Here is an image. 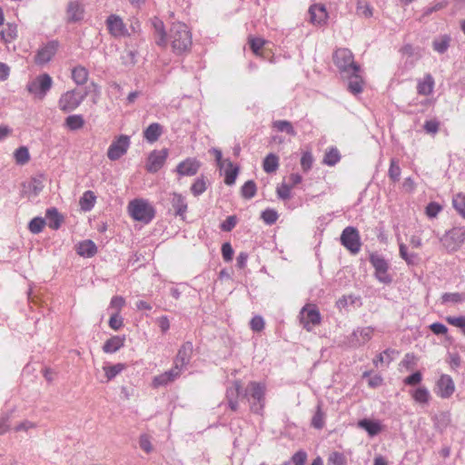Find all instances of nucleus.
<instances>
[{
  "label": "nucleus",
  "mask_w": 465,
  "mask_h": 465,
  "mask_svg": "<svg viewBox=\"0 0 465 465\" xmlns=\"http://www.w3.org/2000/svg\"><path fill=\"white\" fill-rule=\"evenodd\" d=\"M156 44L163 47L170 45L172 51L180 55L190 51L193 45L192 33L182 22L173 23L168 33H165L161 24L157 28Z\"/></svg>",
  "instance_id": "f257e3e1"
},
{
  "label": "nucleus",
  "mask_w": 465,
  "mask_h": 465,
  "mask_svg": "<svg viewBox=\"0 0 465 465\" xmlns=\"http://www.w3.org/2000/svg\"><path fill=\"white\" fill-rule=\"evenodd\" d=\"M130 216L144 223H150L155 214L154 208L144 199H134L128 203Z\"/></svg>",
  "instance_id": "f03ea898"
},
{
  "label": "nucleus",
  "mask_w": 465,
  "mask_h": 465,
  "mask_svg": "<svg viewBox=\"0 0 465 465\" xmlns=\"http://www.w3.org/2000/svg\"><path fill=\"white\" fill-rule=\"evenodd\" d=\"M333 62L342 72L360 71V66L354 63L353 54L348 48L337 49L333 54Z\"/></svg>",
  "instance_id": "7ed1b4c3"
},
{
  "label": "nucleus",
  "mask_w": 465,
  "mask_h": 465,
  "mask_svg": "<svg viewBox=\"0 0 465 465\" xmlns=\"http://www.w3.org/2000/svg\"><path fill=\"white\" fill-rule=\"evenodd\" d=\"M86 94L76 89L64 93L58 101L59 109L63 112H71L76 109L84 100Z\"/></svg>",
  "instance_id": "20e7f679"
},
{
  "label": "nucleus",
  "mask_w": 465,
  "mask_h": 465,
  "mask_svg": "<svg viewBox=\"0 0 465 465\" xmlns=\"http://www.w3.org/2000/svg\"><path fill=\"white\" fill-rule=\"evenodd\" d=\"M341 244L352 254H357L361 247L359 231L352 226L346 227L341 234Z\"/></svg>",
  "instance_id": "39448f33"
},
{
  "label": "nucleus",
  "mask_w": 465,
  "mask_h": 465,
  "mask_svg": "<svg viewBox=\"0 0 465 465\" xmlns=\"http://www.w3.org/2000/svg\"><path fill=\"white\" fill-rule=\"evenodd\" d=\"M456 385L449 374H440L435 382L434 392L442 400L450 399L455 392Z\"/></svg>",
  "instance_id": "423d86ee"
},
{
  "label": "nucleus",
  "mask_w": 465,
  "mask_h": 465,
  "mask_svg": "<svg viewBox=\"0 0 465 465\" xmlns=\"http://www.w3.org/2000/svg\"><path fill=\"white\" fill-rule=\"evenodd\" d=\"M321 322V314L314 304H306L301 311V323L307 331H311Z\"/></svg>",
  "instance_id": "0eeeda50"
},
{
  "label": "nucleus",
  "mask_w": 465,
  "mask_h": 465,
  "mask_svg": "<svg viewBox=\"0 0 465 465\" xmlns=\"http://www.w3.org/2000/svg\"><path fill=\"white\" fill-rule=\"evenodd\" d=\"M129 146V136L122 134L118 136L115 140H114L113 143L110 144L107 150V157L112 161L118 160L124 154L126 153Z\"/></svg>",
  "instance_id": "6e6552de"
},
{
  "label": "nucleus",
  "mask_w": 465,
  "mask_h": 465,
  "mask_svg": "<svg viewBox=\"0 0 465 465\" xmlns=\"http://www.w3.org/2000/svg\"><path fill=\"white\" fill-rule=\"evenodd\" d=\"M52 83L51 76L47 74H44L28 84L27 89L29 93L35 94L39 99H43L47 91L51 88Z\"/></svg>",
  "instance_id": "1a4fd4ad"
},
{
  "label": "nucleus",
  "mask_w": 465,
  "mask_h": 465,
  "mask_svg": "<svg viewBox=\"0 0 465 465\" xmlns=\"http://www.w3.org/2000/svg\"><path fill=\"white\" fill-rule=\"evenodd\" d=\"M265 390V385L257 381H251L246 388V393L244 397L250 395L259 404V407L252 405L251 409L254 412H259L264 406Z\"/></svg>",
  "instance_id": "9d476101"
},
{
  "label": "nucleus",
  "mask_w": 465,
  "mask_h": 465,
  "mask_svg": "<svg viewBox=\"0 0 465 465\" xmlns=\"http://www.w3.org/2000/svg\"><path fill=\"white\" fill-rule=\"evenodd\" d=\"M465 241V229L454 227L442 238L443 244L450 251H456Z\"/></svg>",
  "instance_id": "9b49d317"
},
{
  "label": "nucleus",
  "mask_w": 465,
  "mask_h": 465,
  "mask_svg": "<svg viewBox=\"0 0 465 465\" xmlns=\"http://www.w3.org/2000/svg\"><path fill=\"white\" fill-rule=\"evenodd\" d=\"M370 261L375 269V275L377 279L384 283L391 282V278L388 273L389 266L387 262L379 255H371Z\"/></svg>",
  "instance_id": "f8f14e48"
},
{
  "label": "nucleus",
  "mask_w": 465,
  "mask_h": 465,
  "mask_svg": "<svg viewBox=\"0 0 465 465\" xmlns=\"http://www.w3.org/2000/svg\"><path fill=\"white\" fill-rule=\"evenodd\" d=\"M201 165V162L196 158L188 157L177 164L175 172L180 176H193L198 173Z\"/></svg>",
  "instance_id": "ddd939ff"
},
{
  "label": "nucleus",
  "mask_w": 465,
  "mask_h": 465,
  "mask_svg": "<svg viewBox=\"0 0 465 465\" xmlns=\"http://www.w3.org/2000/svg\"><path fill=\"white\" fill-rule=\"evenodd\" d=\"M168 156L167 149H163L161 151H153L148 156L146 170L149 173H156L158 172L164 164L166 158Z\"/></svg>",
  "instance_id": "4468645a"
},
{
  "label": "nucleus",
  "mask_w": 465,
  "mask_h": 465,
  "mask_svg": "<svg viewBox=\"0 0 465 465\" xmlns=\"http://www.w3.org/2000/svg\"><path fill=\"white\" fill-rule=\"evenodd\" d=\"M181 368L176 364L171 370L155 376L152 381V386L157 389L162 386H166L174 381L181 375Z\"/></svg>",
  "instance_id": "2eb2a0df"
},
{
  "label": "nucleus",
  "mask_w": 465,
  "mask_h": 465,
  "mask_svg": "<svg viewBox=\"0 0 465 465\" xmlns=\"http://www.w3.org/2000/svg\"><path fill=\"white\" fill-rule=\"evenodd\" d=\"M56 50L57 44L55 42L48 43L37 51L35 56V62L38 64H44L48 63L55 54Z\"/></svg>",
  "instance_id": "dca6fc26"
},
{
  "label": "nucleus",
  "mask_w": 465,
  "mask_h": 465,
  "mask_svg": "<svg viewBox=\"0 0 465 465\" xmlns=\"http://www.w3.org/2000/svg\"><path fill=\"white\" fill-rule=\"evenodd\" d=\"M107 28L114 36H124L127 33L123 20L115 15H111L106 20Z\"/></svg>",
  "instance_id": "f3484780"
},
{
  "label": "nucleus",
  "mask_w": 465,
  "mask_h": 465,
  "mask_svg": "<svg viewBox=\"0 0 465 465\" xmlns=\"http://www.w3.org/2000/svg\"><path fill=\"white\" fill-rule=\"evenodd\" d=\"M310 21L313 25H321L325 24L328 18V13L323 5L315 4L309 9Z\"/></svg>",
  "instance_id": "a211bd4d"
},
{
  "label": "nucleus",
  "mask_w": 465,
  "mask_h": 465,
  "mask_svg": "<svg viewBox=\"0 0 465 465\" xmlns=\"http://www.w3.org/2000/svg\"><path fill=\"white\" fill-rule=\"evenodd\" d=\"M241 381H235L232 383V386L227 389L226 398L228 401L229 407L232 411H236L238 410V398L241 394Z\"/></svg>",
  "instance_id": "6ab92c4d"
},
{
  "label": "nucleus",
  "mask_w": 465,
  "mask_h": 465,
  "mask_svg": "<svg viewBox=\"0 0 465 465\" xmlns=\"http://www.w3.org/2000/svg\"><path fill=\"white\" fill-rule=\"evenodd\" d=\"M125 341V335L112 336L104 342L103 351L105 353H114L124 346Z\"/></svg>",
  "instance_id": "aec40b11"
},
{
  "label": "nucleus",
  "mask_w": 465,
  "mask_h": 465,
  "mask_svg": "<svg viewBox=\"0 0 465 465\" xmlns=\"http://www.w3.org/2000/svg\"><path fill=\"white\" fill-rule=\"evenodd\" d=\"M351 74L349 75V84L348 89L353 94H357L362 92L364 81L360 74V71L352 70L349 72Z\"/></svg>",
  "instance_id": "412c9836"
},
{
  "label": "nucleus",
  "mask_w": 465,
  "mask_h": 465,
  "mask_svg": "<svg viewBox=\"0 0 465 465\" xmlns=\"http://www.w3.org/2000/svg\"><path fill=\"white\" fill-rule=\"evenodd\" d=\"M435 85L434 78L431 74H427L424 77L418 81L417 92L420 95H430L432 94Z\"/></svg>",
  "instance_id": "4be33fe9"
},
{
  "label": "nucleus",
  "mask_w": 465,
  "mask_h": 465,
  "mask_svg": "<svg viewBox=\"0 0 465 465\" xmlns=\"http://www.w3.org/2000/svg\"><path fill=\"white\" fill-rule=\"evenodd\" d=\"M358 427L365 430L371 437L379 434L382 430L380 421L368 419L359 420Z\"/></svg>",
  "instance_id": "5701e85b"
},
{
  "label": "nucleus",
  "mask_w": 465,
  "mask_h": 465,
  "mask_svg": "<svg viewBox=\"0 0 465 465\" xmlns=\"http://www.w3.org/2000/svg\"><path fill=\"white\" fill-rule=\"evenodd\" d=\"M171 202L175 210V214L183 218L188 208L185 198L181 193H173Z\"/></svg>",
  "instance_id": "b1692460"
},
{
  "label": "nucleus",
  "mask_w": 465,
  "mask_h": 465,
  "mask_svg": "<svg viewBox=\"0 0 465 465\" xmlns=\"http://www.w3.org/2000/svg\"><path fill=\"white\" fill-rule=\"evenodd\" d=\"M413 401L419 404L426 405L430 400V391L425 386H420L410 391Z\"/></svg>",
  "instance_id": "393cba45"
},
{
  "label": "nucleus",
  "mask_w": 465,
  "mask_h": 465,
  "mask_svg": "<svg viewBox=\"0 0 465 465\" xmlns=\"http://www.w3.org/2000/svg\"><path fill=\"white\" fill-rule=\"evenodd\" d=\"M76 252L80 256L89 258L93 257L96 253L97 248L93 241L85 240L77 244Z\"/></svg>",
  "instance_id": "a878e982"
},
{
  "label": "nucleus",
  "mask_w": 465,
  "mask_h": 465,
  "mask_svg": "<svg viewBox=\"0 0 465 465\" xmlns=\"http://www.w3.org/2000/svg\"><path fill=\"white\" fill-rule=\"evenodd\" d=\"M73 81L78 84L83 85L88 81L89 72L83 65H76L71 71Z\"/></svg>",
  "instance_id": "bb28decb"
},
{
  "label": "nucleus",
  "mask_w": 465,
  "mask_h": 465,
  "mask_svg": "<svg viewBox=\"0 0 465 465\" xmlns=\"http://www.w3.org/2000/svg\"><path fill=\"white\" fill-rule=\"evenodd\" d=\"M163 133V127L158 123L151 124L143 132V137L149 143L156 142Z\"/></svg>",
  "instance_id": "cd10ccee"
},
{
  "label": "nucleus",
  "mask_w": 465,
  "mask_h": 465,
  "mask_svg": "<svg viewBox=\"0 0 465 465\" xmlns=\"http://www.w3.org/2000/svg\"><path fill=\"white\" fill-rule=\"evenodd\" d=\"M223 168L224 183L227 185H232L235 183L236 177L238 175V167L234 166L231 161L226 160V166H223Z\"/></svg>",
  "instance_id": "c85d7f7f"
},
{
  "label": "nucleus",
  "mask_w": 465,
  "mask_h": 465,
  "mask_svg": "<svg viewBox=\"0 0 465 465\" xmlns=\"http://www.w3.org/2000/svg\"><path fill=\"white\" fill-rule=\"evenodd\" d=\"M64 125L71 131H76L84 127V119L81 114H73L65 118Z\"/></svg>",
  "instance_id": "c756f323"
},
{
  "label": "nucleus",
  "mask_w": 465,
  "mask_h": 465,
  "mask_svg": "<svg viewBox=\"0 0 465 465\" xmlns=\"http://www.w3.org/2000/svg\"><path fill=\"white\" fill-rule=\"evenodd\" d=\"M262 167L267 173L276 172L279 168V157L274 153H269L263 160Z\"/></svg>",
  "instance_id": "7c9ffc66"
},
{
  "label": "nucleus",
  "mask_w": 465,
  "mask_h": 465,
  "mask_svg": "<svg viewBox=\"0 0 465 465\" xmlns=\"http://www.w3.org/2000/svg\"><path fill=\"white\" fill-rule=\"evenodd\" d=\"M84 9L76 2H72L67 7V18L70 21H79L83 18Z\"/></svg>",
  "instance_id": "2f4dec72"
},
{
  "label": "nucleus",
  "mask_w": 465,
  "mask_h": 465,
  "mask_svg": "<svg viewBox=\"0 0 465 465\" xmlns=\"http://www.w3.org/2000/svg\"><path fill=\"white\" fill-rule=\"evenodd\" d=\"M208 181L206 177L201 175L198 177L191 185V193L194 196H199L203 194L207 190Z\"/></svg>",
  "instance_id": "473e14b6"
},
{
  "label": "nucleus",
  "mask_w": 465,
  "mask_h": 465,
  "mask_svg": "<svg viewBox=\"0 0 465 465\" xmlns=\"http://www.w3.org/2000/svg\"><path fill=\"white\" fill-rule=\"evenodd\" d=\"M374 333V329L372 327L367 326L359 328L353 331L352 335L361 343H365L369 341Z\"/></svg>",
  "instance_id": "72a5a7b5"
},
{
  "label": "nucleus",
  "mask_w": 465,
  "mask_h": 465,
  "mask_svg": "<svg viewBox=\"0 0 465 465\" xmlns=\"http://www.w3.org/2000/svg\"><path fill=\"white\" fill-rule=\"evenodd\" d=\"M126 365L124 363H116L114 365L104 366L103 370L104 371V376L106 378V381H110L118 374H120L124 370H125Z\"/></svg>",
  "instance_id": "f704fd0d"
},
{
  "label": "nucleus",
  "mask_w": 465,
  "mask_h": 465,
  "mask_svg": "<svg viewBox=\"0 0 465 465\" xmlns=\"http://www.w3.org/2000/svg\"><path fill=\"white\" fill-rule=\"evenodd\" d=\"M272 127L278 132L286 133L291 136H295L296 132L291 122L286 120H278L272 123Z\"/></svg>",
  "instance_id": "c9c22d12"
},
{
  "label": "nucleus",
  "mask_w": 465,
  "mask_h": 465,
  "mask_svg": "<svg viewBox=\"0 0 465 465\" xmlns=\"http://www.w3.org/2000/svg\"><path fill=\"white\" fill-rule=\"evenodd\" d=\"M96 197L92 191H86L80 199V206L83 211H90L94 203Z\"/></svg>",
  "instance_id": "e433bc0d"
},
{
  "label": "nucleus",
  "mask_w": 465,
  "mask_h": 465,
  "mask_svg": "<svg viewBox=\"0 0 465 465\" xmlns=\"http://www.w3.org/2000/svg\"><path fill=\"white\" fill-rule=\"evenodd\" d=\"M394 352L393 350H385L373 360V364L376 367L389 365L393 359Z\"/></svg>",
  "instance_id": "4c0bfd02"
},
{
  "label": "nucleus",
  "mask_w": 465,
  "mask_h": 465,
  "mask_svg": "<svg viewBox=\"0 0 465 465\" xmlns=\"http://www.w3.org/2000/svg\"><path fill=\"white\" fill-rule=\"evenodd\" d=\"M400 255L401 257L411 265L418 263L420 257L415 252H408V248L404 243L400 244Z\"/></svg>",
  "instance_id": "58836bf2"
},
{
  "label": "nucleus",
  "mask_w": 465,
  "mask_h": 465,
  "mask_svg": "<svg viewBox=\"0 0 465 465\" xmlns=\"http://www.w3.org/2000/svg\"><path fill=\"white\" fill-rule=\"evenodd\" d=\"M452 205L460 215L465 218V193H459L452 198Z\"/></svg>",
  "instance_id": "ea45409f"
},
{
  "label": "nucleus",
  "mask_w": 465,
  "mask_h": 465,
  "mask_svg": "<svg viewBox=\"0 0 465 465\" xmlns=\"http://www.w3.org/2000/svg\"><path fill=\"white\" fill-rule=\"evenodd\" d=\"M15 163L20 165H24L30 161V153L25 146L17 148L14 153Z\"/></svg>",
  "instance_id": "a19ab883"
},
{
  "label": "nucleus",
  "mask_w": 465,
  "mask_h": 465,
  "mask_svg": "<svg viewBox=\"0 0 465 465\" xmlns=\"http://www.w3.org/2000/svg\"><path fill=\"white\" fill-rule=\"evenodd\" d=\"M450 37L449 35H442L435 39L432 43L433 49L438 53H444L449 48Z\"/></svg>",
  "instance_id": "79ce46f5"
},
{
  "label": "nucleus",
  "mask_w": 465,
  "mask_h": 465,
  "mask_svg": "<svg viewBox=\"0 0 465 465\" xmlns=\"http://www.w3.org/2000/svg\"><path fill=\"white\" fill-rule=\"evenodd\" d=\"M341 159L339 151L336 148L329 149L323 157V163L329 166L335 165Z\"/></svg>",
  "instance_id": "37998d69"
},
{
  "label": "nucleus",
  "mask_w": 465,
  "mask_h": 465,
  "mask_svg": "<svg viewBox=\"0 0 465 465\" xmlns=\"http://www.w3.org/2000/svg\"><path fill=\"white\" fill-rule=\"evenodd\" d=\"M292 185L282 182L276 187V194L282 200H289L292 196Z\"/></svg>",
  "instance_id": "c03bdc74"
},
{
  "label": "nucleus",
  "mask_w": 465,
  "mask_h": 465,
  "mask_svg": "<svg viewBox=\"0 0 465 465\" xmlns=\"http://www.w3.org/2000/svg\"><path fill=\"white\" fill-rule=\"evenodd\" d=\"M46 217L49 220L48 225L50 228L56 230L60 227L61 223H62V218L55 209L47 210Z\"/></svg>",
  "instance_id": "a18cd8bd"
},
{
  "label": "nucleus",
  "mask_w": 465,
  "mask_h": 465,
  "mask_svg": "<svg viewBox=\"0 0 465 465\" xmlns=\"http://www.w3.org/2000/svg\"><path fill=\"white\" fill-rule=\"evenodd\" d=\"M1 37L5 43L13 42L17 37L16 26L7 25V26L1 31Z\"/></svg>",
  "instance_id": "49530a36"
},
{
  "label": "nucleus",
  "mask_w": 465,
  "mask_h": 465,
  "mask_svg": "<svg viewBox=\"0 0 465 465\" xmlns=\"http://www.w3.org/2000/svg\"><path fill=\"white\" fill-rule=\"evenodd\" d=\"M325 424V413L322 411L321 406L317 407V410L312 419V426L315 429L321 430Z\"/></svg>",
  "instance_id": "de8ad7c7"
},
{
  "label": "nucleus",
  "mask_w": 465,
  "mask_h": 465,
  "mask_svg": "<svg viewBox=\"0 0 465 465\" xmlns=\"http://www.w3.org/2000/svg\"><path fill=\"white\" fill-rule=\"evenodd\" d=\"M193 352V344L191 342L184 343L178 351L177 358L180 359L183 364L189 361Z\"/></svg>",
  "instance_id": "09e8293b"
},
{
  "label": "nucleus",
  "mask_w": 465,
  "mask_h": 465,
  "mask_svg": "<svg viewBox=\"0 0 465 465\" xmlns=\"http://www.w3.org/2000/svg\"><path fill=\"white\" fill-rule=\"evenodd\" d=\"M249 44L252 51L256 55H262V50L265 45V41L260 37H250Z\"/></svg>",
  "instance_id": "8fccbe9b"
},
{
  "label": "nucleus",
  "mask_w": 465,
  "mask_h": 465,
  "mask_svg": "<svg viewBox=\"0 0 465 465\" xmlns=\"http://www.w3.org/2000/svg\"><path fill=\"white\" fill-rule=\"evenodd\" d=\"M242 195L245 199L252 198L256 193V184L253 181H247L242 187Z\"/></svg>",
  "instance_id": "3c124183"
},
{
  "label": "nucleus",
  "mask_w": 465,
  "mask_h": 465,
  "mask_svg": "<svg viewBox=\"0 0 465 465\" xmlns=\"http://www.w3.org/2000/svg\"><path fill=\"white\" fill-rule=\"evenodd\" d=\"M261 217L266 224H273L278 220L279 214L273 209H266L262 213Z\"/></svg>",
  "instance_id": "603ef678"
},
{
  "label": "nucleus",
  "mask_w": 465,
  "mask_h": 465,
  "mask_svg": "<svg viewBox=\"0 0 465 465\" xmlns=\"http://www.w3.org/2000/svg\"><path fill=\"white\" fill-rule=\"evenodd\" d=\"M346 458L339 451L331 452L328 457V465H345Z\"/></svg>",
  "instance_id": "864d4df0"
},
{
  "label": "nucleus",
  "mask_w": 465,
  "mask_h": 465,
  "mask_svg": "<svg viewBox=\"0 0 465 465\" xmlns=\"http://www.w3.org/2000/svg\"><path fill=\"white\" fill-rule=\"evenodd\" d=\"M139 446L146 453H151L153 450L151 437L148 434H142L139 437Z\"/></svg>",
  "instance_id": "5fc2aeb1"
},
{
  "label": "nucleus",
  "mask_w": 465,
  "mask_h": 465,
  "mask_svg": "<svg viewBox=\"0 0 465 465\" xmlns=\"http://www.w3.org/2000/svg\"><path fill=\"white\" fill-rule=\"evenodd\" d=\"M465 300V295L459 292H449L442 295L443 302L458 303Z\"/></svg>",
  "instance_id": "6e6d98bb"
},
{
  "label": "nucleus",
  "mask_w": 465,
  "mask_h": 465,
  "mask_svg": "<svg viewBox=\"0 0 465 465\" xmlns=\"http://www.w3.org/2000/svg\"><path fill=\"white\" fill-rule=\"evenodd\" d=\"M45 225V222L43 218L35 217L29 223V230L33 233H39Z\"/></svg>",
  "instance_id": "4d7b16f0"
},
{
  "label": "nucleus",
  "mask_w": 465,
  "mask_h": 465,
  "mask_svg": "<svg viewBox=\"0 0 465 465\" xmlns=\"http://www.w3.org/2000/svg\"><path fill=\"white\" fill-rule=\"evenodd\" d=\"M313 163V156L311 152H304L301 158V166L303 172H308Z\"/></svg>",
  "instance_id": "13d9d810"
},
{
  "label": "nucleus",
  "mask_w": 465,
  "mask_h": 465,
  "mask_svg": "<svg viewBox=\"0 0 465 465\" xmlns=\"http://www.w3.org/2000/svg\"><path fill=\"white\" fill-rule=\"evenodd\" d=\"M109 326L114 331H118L124 326V319L118 312H114L109 319Z\"/></svg>",
  "instance_id": "bf43d9fd"
},
{
  "label": "nucleus",
  "mask_w": 465,
  "mask_h": 465,
  "mask_svg": "<svg viewBox=\"0 0 465 465\" xmlns=\"http://www.w3.org/2000/svg\"><path fill=\"white\" fill-rule=\"evenodd\" d=\"M446 322L454 327L461 329L463 333L465 334V316H448L446 318Z\"/></svg>",
  "instance_id": "052dcab7"
},
{
  "label": "nucleus",
  "mask_w": 465,
  "mask_h": 465,
  "mask_svg": "<svg viewBox=\"0 0 465 465\" xmlns=\"http://www.w3.org/2000/svg\"><path fill=\"white\" fill-rule=\"evenodd\" d=\"M358 14L366 18L372 16V8L367 2L360 1L357 5Z\"/></svg>",
  "instance_id": "680f3d73"
},
{
  "label": "nucleus",
  "mask_w": 465,
  "mask_h": 465,
  "mask_svg": "<svg viewBox=\"0 0 465 465\" xmlns=\"http://www.w3.org/2000/svg\"><path fill=\"white\" fill-rule=\"evenodd\" d=\"M417 361L418 358L414 353H407L401 361V365L407 370H411L416 366Z\"/></svg>",
  "instance_id": "e2e57ef3"
},
{
  "label": "nucleus",
  "mask_w": 465,
  "mask_h": 465,
  "mask_svg": "<svg viewBox=\"0 0 465 465\" xmlns=\"http://www.w3.org/2000/svg\"><path fill=\"white\" fill-rule=\"evenodd\" d=\"M422 381V374L420 371H416L412 373L411 375L406 377L403 380L404 384L410 385V386H415L421 382Z\"/></svg>",
  "instance_id": "0e129e2a"
},
{
  "label": "nucleus",
  "mask_w": 465,
  "mask_h": 465,
  "mask_svg": "<svg viewBox=\"0 0 465 465\" xmlns=\"http://www.w3.org/2000/svg\"><path fill=\"white\" fill-rule=\"evenodd\" d=\"M125 305V300L122 296H114L110 302V308L115 310V312L120 313L123 307Z\"/></svg>",
  "instance_id": "69168bd1"
},
{
  "label": "nucleus",
  "mask_w": 465,
  "mask_h": 465,
  "mask_svg": "<svg viewBox=\"0 0 465 465\" xmlns=\"http://www.w3.org/2000/svg\"><path fill=\"white\" fill-rule=\"evenodd\" d=\"M264 321L262 316H254L250 322V327L253 331H261L264 329Z\"/></svg>",
  "instance_id": "338daca9"
},
{
  "label": "nucleus",
  "mask_w": 465,
  "mask_h": 465,
  "mask_svg": "<svg viewBox=\"0 0 465 465\" xmlns=\"http://www.w3.org/2000/svg\"><path fill=\"white\" fill-rule=\"evenodd\" d=\"M442 210V207L440 204L435 203V202H432V203H430L427 207H426V214L430 217V218H434L438 215V213Z\"/></svg>",
  "instance_id": "774afa93"
}]
</instances>
